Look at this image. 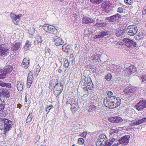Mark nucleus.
<instances>
[{
    "instance_id": "6ab92c4d",
    "label": "nucleus",
    "mask_w": 146,
    "mask_h": 146,
    "mask_svg": "<svg viewBox=\"0 0 146 146\" xmlns=\"http://www.w3.org/2000/svg\"><path fill=\"white\" fill-rule=\"evenodd\" d=\"M94 21L92 19L86 17H84L82 19L83 23L86 24H91L94 22Z\"/></svg>"
},
{
    "instance_id": "bf43d9fd",
    "label": "nucleus",
    "mask_w": 146,
    "mask_h": 146,
    "mask_svg": "<svg viewBox=\"0 0 146 146\" xmlns=\"http://www.w3.org/2000/svg\"><path fill=\"white\" fill-rule=\"evenodd\" d=\"M87 134V132H84L82 133L80 135V136L82 137H85L86 136Z\"/></svg>"
},
{
    "instance_id": "b1692460",
    "label": "nucleus",
    "mask_w": 146,
    "mask_h": 146,
    "mask_svg": "<svg viewBox=\"0 0 146 146\" xmlns=\"http://www.w3.org/2000/svg\"><path fill=\"white\" fill-rule=\"evenodd\" d=\"M73 102H74L71 104V110L72 111V112H75L78 110V103L76 101H74Z\"/></svg>"
},
{
    "instance_id": "c85d7f7f",
    "label": "nucleus",
    "mask_w": 146,
    "mask_h": 146,
    "mask_svg": "<svg viewBox=\"0 0 146 146\" xmlns=\"http://www.w3.org/2000/svg\"><path fill=\"white\" fill-rule=\"evenodd\" d=\"M24 83L23 82H18L17 84V87L18 91H22L23 89Z\"/></svg>"
},
{
    "instance_id": "e433bc0d",
    "label": "nucleus",
    "mask_w": 146,
    "mask_h": 146,
    "mask_svg": "<svg viewBox=\"0 0 146 146\" xmlns=\"http://www.w3.org/2000/svg\"><path fill=\"white\" fill-rule=\"evenodd\" d=\"M31 42L29 40H27L25 43V45L24 46V49L26 50H28L31 46Z\"/></svg>"
},
{
    "instance_id": "a211bd4d",
    "label": "nucleus",
    "mask_w": 146,
    "mask_h": 146,
    "mask_svg": "<svg viewBox=\"0 0 146 146\" xmlns=\"http://www.w3.org/2000/svg\"><path fill=\"white\" fill-rule=\"evenodd\" d=\"M52 41L54 42V44L56 46L62 45L64 43L63 40L60 38H54L52 39Z\"/></svg>"
},
{
    "instance_id": "13d9d810",
    "label": "nucleus",
    "mask_w": 146,
    "mask_h": 146,
    "mask_svg": "<svg viewBox=\"0 0 146 146\" xmlns=\"http://www.w3.org/2000/svg\"><path fill=\"white\" fill-rule=\"evenodd\" d=\"M124 2L126 5L131 4V0H125Z\"/></svg>"
},
{
    "instance_id": "7c9ffc66",
    "label": "nucleus",
    "mask_w": 146,
    "mask_h": 146,
    "mask_svg": "<svg viewBox=\"0 0 146 146\" xmlns=\"http://www.w3.org/2000/svg\"><path fill=\"white\" fill-rule=\"evenodd\" d=\"M62 48L64 52H68L70 50L71 46L69 45H67L66 44H65L62 46Z\"/></svg>"
},
{
    "instance_id": "473e14b6",
    "label": "nucleus",
    "mask_w": 146,
    "mask_h": 146,
    "mask_svg": "<svg viewBox=\"0 0 146 146\" xmlns=\"http://www.w3.org/2000/svg\"><path fill=\"white\" fill-rule=\"evenodd\" d=\"M128 73L129 74L134 73L136 71V68L133 65H131L129 68H127Z\"/></svg>"
},
{
    "instance_id": "e2e57ef3",
    "label": "nucleus",
    "mask_w": 146,
    "mask_h": 146,
    "mask_svg": "<svg viewBox=\"0 0 146 146\" xmlns=\"http://www.w3.org/2000/svg\"><path fill=\"white\" fill-rule=\"evenodd\" d=\"M50 109L51 108H50V107L48 106L47 108L46 109V111L47 112V113H48Z\"/></svg>"
},
{
    "instance_id": "79ce46f5",
    "label": "nucleus",
    "mask_w": 146,
    "mask_h": 146,
    "mask_svg": "<svg viewBox=\"0 0 146 146\" xmlns=\"http://www.w3.org/2000/svg\"><path fill=\"white\" fill-rule=\"evenodd\" d=\"M96 109V107L94 105H91L89 107V111H95Z\"/></svg>"
},
{
    "instance_id": "72a5a7b5",
    "label": "nucleus",
    "mask_w": 146,
    "mask_h": 146,
    "mask_svg": "<svg viewBox=\"0 0 146 146\" xmlns=\"http://www.w3.org/2000/svg\"><path fill=\"white\" fill-rule=\"evenodd\" d=\"M13 68L10 65L6 66L3 68V71L6 73V75L7 73L11 72Z\"/></svg>"
},
{
    "instance_id": "393cba45",
    "label": "nucleus",
    "mask_w": 146,
    "mask_h": 146,
    "mask_svg": "<svg viewBox=\"0 0 146 146\" xmlns=\"http://www.w3.org/2000/svg\"><path fill=\"white\" fill-rule=\"evenodd\" d=\"M0 86L4 87H6L8 89H9L12 87V86L10 83H6L1 81H0Z\"/></svg>"
},
{
    "instance_id": "5fc2aeb1",
    "label": "nucleus",
    "mask_w": 146,
    "mask_h": 146,
    "mask_svg": "<svg viewBox=\"0 0 146 146\" xmlns=\"http://www.w3.org/2000/svg\"><path fill=\"white\" fill-rule=\"evenodd\" d=\"M4 45L3 44H0V56L2 52V51L4 48Z\"/></svg>"
},
{
    "instance_id": "a18cd8bd",
    "label": "nucleus",
    "mask_w": 146,
    "mask_h": 146,
    "mask_svg": "<svg viewBox=\"0 0 146 146\" xmlns=\"http://www.w3.org/2000/svg\"><path fill=\"white\" fill-rule=\"evenodd\" d=\"M93 4H98L101 3L103 0H90Z\"/></svg>"
},
{
    "instance_id": "2eb2a0df",
    "label": "nucleus",
    "mask_w": 146,
    "mask_h": 146,
    "mask_svg": "<svg viewBox=\"0 0 146 146\" xmlns=\"http://www.w3.org/2000/svg\"><path fill=\"white\" fill-rule=\"evenodd\" d=\"M108 120L112 123H116L119 122H122L123 119L119 117L115 116L109 118Z\"/></svg>"
},
{
    "instance_id": "4be33fe9",
    "label": "nucleus",
    "mask_w": 146,
    "mask_h": 146,
    "mask_svg": "<svg viewBox=\"0 0 146 146\" xmlns=\"http://www.w3.org/2000/svg\"><path fill=\"white\" fill-rule=\"evenodd\" d=\"M125 30L123 29H117L116 31L115 35L117 37L122 36H123L124 34L125 33Z\"/></svg>"
},
{
    "instance_id": "5701e85b",
    "label": "nucleus",
    "mask_w": 146,
    "mask_h": 146,
    "mask_svg": "<svg viewBox=\"0 0 146 146\" xmlns=\"http://www.w3.org/2000/svg\"><path fill=\"white\" fill-rule=\"evenodd\" d=\"M145 36H146V31L141 30L137 37V38L138 40H139L142 39Z\"/></svg>"
},
{
    "instance_id": "aec40b11",
    "label": "nucleus",
    "mask_w": 146,
    "mask_h": 146,
    "mask_svg": "<svg viewBox=\"0 0 146 146\" xmlns=\"http://www.w3.org/2000/svg\"><path fill=\"white\" fill-rule=\"evenodd\" d=\"M29 60L28 58H24L21 63V65L25 69L27 68L29 66Z\"/></svg>"
},
{
    "instance_id": "ddd939ff",
    "label": "nucleus",
    "mask_w": 146,
    "mask_h": 146,
    "mask_svg": "<svg viewBox=\"0 0 146 146\" xmlns=\"http://www.w3.org/2000/svg\"><path fill=\"white\" fill-rule=\"evenodd\" d=\"M146 121V118H140L138 120L136 119L131 121L130 125L131 126H135L139 125Z\"/></svg>"
},
{
    "instance_id": "f704fd0d",
    "label": "nucleus",
    "mask_w": 146,
    "mask_h": 146,
    "mask_svg": "<svg viewBox=\"0 0 146 146\" xmlns=\"http://www.w3.org/2000/svg\"><path fill=\"white\" fill-rule=\"evenodd\" d=\"M118 140L117 138H115V137H113L112 138H110L109 139V142H108L106 146H110L112 143H113L116 142L118 141Z\"/></svg>"
},
{
    "instance_id": "f3484780",
    "label": "nucleus",
    "mask_w": 146,
    "mask_h": 146,
    "mask_svg": "<svg viewBox=\"0 0 146 146\" xmlns=\"http://www.w3.org/2000/svg\"><path fill=\"white\" fill-rule=\"evenodd\" d=\"M10 15L12 19V21L14 24L16 25H18L19 21V16L17 15H15L13 13H11Z\"/></svg>"
},
{
    "instance_id": "ea45409f",
    "label": "nucleus",
    "mask_w": 146,
    "mask_h": 146,
    "mask_svg": "<svg viewBox=\"0 0 146 146\" xmlns=\"http://www.w3.org/2000/svg\"><path fill=\"white\" fill-rule=\"evenodd\" d=\"M40 67L39 65H38L36 66V68H35V75H36V76H37L38 75L39 73L40 70Z\"/></svg>"
},
{
    "instance_id": "680f3d73",
    "label": "nucleus",
    "mask_w": 146,
    "mask_h": 146,
    "mask_svg": "<svg viewBox=\"0 0 146 146\" xmlns=\"http://www.w3.org/2000/svg\"><path fill=\"white\" fill-rule=\"evenodd\" d=\"M146 13V7H144L142 11V14L143 15H145Z\"/></svg>"
},
{
    "instance_id": "de8ad7c7",
    "label": "nucleus",
    "mask_w": 146,
    "mask_h": 146,
    "mask_svg": "<svg viewBox=\"0 0 146 146\" xmlns=\"http://www.w3.org/2000/svg\"><path fill=\"white\" fill-rule=\"evenodd\" d=\"M79 17L78 14L76 13L74 14L72 16V19L74 21H76Z\"/></svg>"
},
{
    "instance_id": "20e7f679",
    "label": "nucleus",
    "mask_w": 146,
    "mask_h": 146,
    "mask_svg": "<svg viewBox=\"0 0 146 146\" xmlns=\"http://www.w3.org/2000/svg\"><path fill=\"white\" fill-rule=\"evenodd\" d=\"M130 138V136L129 135L123 136L118 140L119 143L114 144L113 146H118L119 144H122L123 145H127L129 143Z\"/></svg>"
},
{
    "instance_id": "f03ea898",
    "label": "nucleus",
    "mask_w": 146,
    "mask_h": 146,
    "mask_svg": "<svg viewBox=\"0 0 146 146\" xmlns=\"http://www.w3.org/2000/svg\"><path fill=\"white\" fill-rule=\"evenodd\" d=\"M123 88L124 89L123 92L125 95L129 96L135 94L137 90V88L129 84H125L123 86Z\"/></svg>"
},
{
    "instance_id": "1a4fd4ad",
    "label": "nucleus",
    "mask_w": 146,
    "mask_h": 146,
    "mask_svg": "<svg viewBox=\"0 0 146 146\" xmlns=\"http://www.w3.org/2000/svg\"><path fill=\"white\" fill-rule=\"evenodd\" d=\"M135 108L138 111L142 110L146 108V100H143L140 101L135 106Z\"/></svg>"
},
{
    "instance_id": "49530a36",
    "label": "nucleus",
    "mask_w": 146,
    "mask_h": 146,
    "mask_svg": "<svg viewBox=\"0 0 146 146\" xmlns=\"http://www.w3.org/2000/svg\"><path fill=\"white\" fill-rule=\"evenodd\" d=\"M38 43H40L42 42L43 39L40 36H38L36 38Z\"/></svg>"
},
{
    "instance_id": "6e6552de",
    "label": "nucleus",
    "mask_w": 146,
    "mask_h": 146,
    "mask_svg": "<svg viewBox=\"0 0 146 146\" xmlns=\"http://www.w3.org/2000/svg\"><path fill=\"white\" fill-rule=\"evenodd\" d=\"M124 43L128 47L136 46V44L133 40L127 38H125L123 39Z\"/></svg>"
},
{
    "instance_id": "2f4dec72",
    "label": "nucleus",
    "mask_w": 146,
    "mask_h": 146,
    "mask_svg": "<svg viewBox=\"0 0 146 146\" xmlns=\"http://www.w3.org/2000/svg\"><path fill=\"white\" fill-rule=\"evenodd\" d=\"M1 94L2 96H6L7 98H9L10 96V92L5 89H3L2 90V93H0V94Z\"/></svg>"
},
{
    "instance_id": "58836bf2",
    "label": "nucleus",
    "mask_w": 146,
    "mask_h": 146,
    "mask_svg": "<svg viewBox=\"0 0 146 146\" xmlns=\"http://www.w3.org/2000/svg\"><path fill=\"white\" fill-rule=\"evenodd\" d=\"M6 75V73L3 70L0 69V79L4 78Z\"/></svg>"
},
{
    "instance_id": "09e8293b",
    "label": "nucleus",
    "mask_w": 146,
    "mask_h": 146,
    "mask_svg": "<svg viewBox=\"0 0 146 146\" xmlns=\"http://www.w3.org/2000/svg\"><path fill=\"white\" fill-rule=\"evenodd\" d=\"M140 77V78L142 80V82L143 83L146 82V75H143L139 77Z\"/></svg>"
},
{
    "instance_id": "412c9836",
    "label": "nucleus",
    "mask_w": 146,
    "mask_h": 146,
    "mask_svg": "<svg viewBox=\"0 0 146 146\" xmlns=\"http://www.w3.org/2000/svg\"><path fill=\"white\" fill-rule=\"evenodd\" d=\"M20 43L19 42H15L11 46V49L14 52L16 51L20 47Z\"/></svg>"
},
{
    "instance_id": "bb28decb",
    "label": "nucleus",
    "mask_w": 146,
    "mask_h": 146,
    "mask_svg": "<svg viewBox=\"0 0 146 146\" xmlns=\"http://www.w3.org/2000/svg\"><path fill=\"white\" fill-rule=\"evenodd\" d=\"M120 70V68L119 66L113 65L111 67V70L112 72L118 73Z\"/></svg>"
},
{
    "instance_id": "052dcab7",
    "label": "nucleus",
    "mask_w": 146,
    "mask_h": 146,
    "mask_svg": "<svg viewBox=\"0 0 146 146\" xmlns=\"http://www.w3.org/2000/svg\"><path fill=\"white\" fill-rule=\"evenodd\" d=\"M107 94L109 96H110V97H109V98L110 99V98L111 97H114V96H113L112 95H113V93L111 91H109L108 92Z\"/></svg>"
},
{
    "instance_id": "39448f33",
    "label": "nucleus",
    "mask_w": 146,
    "mask_h": 146,
    "mask_svg": "<svg viewBox=\"0 0 146 146\" xmlns=\"http://www.w3.org/2000/svg\"><path fill=\"white\" fill-rule=\"evenodd\" d=\"M139 28L136 25H130L128 27L127 29V32L128 35L133 36L135 35L138 31Z\"/></svg>"
},
{
    "instance_id": "9b49d317",
    "label": "nucleus",
    "mask_w": 146,
    "mask_h": 146,
    "mask_svg": "<svg viewBox=\"0 0 146 146\" xmlns=\"http://www.w3.org/2000/svg\"><path fill=\"white\" fill-rule=\"evenodd\" d=\"M93 84L92 82H90L87 83V85L83 88L84 91L86 94L92 92L93 91Z\"/></svg>"
},
{
    "instance_id": "864d4df0",
    "label": "nucleus",
    "mask_w": 146,
    "mask_h": 146,
    "mask_svg": "<svg viewBox=\"0 0 146 146\" xmlns=\"http://www.w3.org/2000/svg\"><path fill=\"white\" fill-rule=\"evenodd\" d=\"M111 74H109L106 76V79L108 81H110L111 79Z\"/></svg>"
},
{
    "instance_id": "69168bd1",
    "label": "nucleus",
    "mask_w": 146,
    "mask_h": 146,
    "mask_svg": "<svg viewBox=\"0 0 146 146\" xmlns=\"http://www.w3.org/2000/svg\"><path fill=\"white\" fill-rule=\"evenodd\" d=\"M17 107L19 108H20L21 107V105L20 104H17Z\"/></svg>"
},
{
    "instance_id": "dca6fc26",
    "label": "nucleus",
    "mask_w": 146,
    "mask_h": 146,
    "mask_svg": "<svg viewBox=\"0 0 146 146\" xmlns=\"http://www.w3.org/2000/svg\"><path fill=\"white\" fill-rule=\"evenodd\" d=\"M33 79L34 77L33 76V74L31 72H30L29 73L27 78L28 84L27 87L28 88H30L31 84L33 82Z\"/></svg>"
},
{
    "instance_id": "423d86ee",
    "label": "nucleus",
    "mask_w": 146,
    "mask_h": 146,
    "mask_svg": "<svg viewBox=\"0 0 146 146\" xmlns=\"http://www.w3.org/2000/svg\"><path fill=\"white\" fill-rule=\"evenodd\" d=\"M63 88V86L61 83L56 84L54 87L53 93L57 96L59 95L62 92Z\"/></svg>"
},
{
    "instance_id": "a878e982",
    "label": "nucleus",
    "mask_w": 146,
    "mask_h": 146,
    "mask_svg": "<svg viewBox=\"0 0 146 146\" xmlns=\"http://www.w3.org/2000/svg\"><path fill=\"white\" fill-rule=\"evenodd\" d=\"M100 55L98 54H94L91 56L92 60L94 62H99L100 60Z\"/></svg>"
},
{
    "instance_id": "6e6d98bb",
    "label": "nucleus",
    "mask_w": 146,
    "mask_h": 146,
    "mask_svg": "<svg viewBox=\"0 0 146 146\" xmlns=\"http://www.w3.org/2000/svg\"><path fill=\"white\" fill-rule=\"evenodd\" d=\"M73 55L72 54H71L70 55V56L71 57L70 58H69L70 61L72 63L75 60V58H73Z\"/></svg>"
},
{
    "instance_id": "0e129e2a",
    "label": "nucleus",
    "mask_w": 146,
    "mask_h": 146,
    "mask_svg": "<svg viewBox=\"0 0 146 146\" xmlns=\"http://www.w3.org/2000/svg\"><path fill=\"white\" fill-rule=\"evenodd\" d=\"M63 70L62 69H61L60 68H59L58 72L60 73H61L62 72Z\"/></svg>"
},
{
    "instance_id": "7ed1b4c3",
    "label": "nucleus",
    "mask_w": 146,
    "mask_h": 146,
    "mask_svg": "<svg viewBox=\"0 0 146 146\" xmlns=\"http://www.w3.org/2000/svg\"><path fill=\"white\" fill-rule=\"evenodd\" d=\"M107 141L108 139L106 136L104 134H102L98 137L96 145L97 146H106Z\"/></svg>"
},
{
    "instance_id": "f8f14e48",
    "label": "nucleus",
    "mask_w": 146,
    "mask_h": 146,
    "mask_svg": "<svg viewBox=\"0 0 146 146\" xmlns=\"http://www.w3.org/2000/svg\"><path fill=\"white\" fill-rule=\"evenodd\" d=\"M104 104L105 106L110 109H113L115 108L112 101L111 99H106L104 100Z\"/></svg>"
},
{
    "instance_id": "338daca9",
    "label": "nucleus",
    "mask_w": 146,
    "mask_h": 146,
    "mask_svg": "<svg viewBox=\"0 0 146 146\" xmlns=\"http://www.w3.org/2000/svg\"><path fill=\"white\" fill-rule=\"evenodd\" d=\"M25 102L26 103L27 102V97L26 96L25 98Z\"/></svg>"
},
{
    "instance_id": "9d476101",
    "label": "nucleus",
    "mask_w": 146,
    "mask_h": 146,
    "mask_svg": "<svg viewBox=\"0 0 146 146\" xmlns=\"http://www.w3.org/2000/svg\"><path fill=\"white\" fill-rule=\"evenodd\" d=\"M121 15L119 13H117L115 15L111 16L109 17H107L106 18L107 20H108V21L110 23L112 22L115 23L116 21H117L120 18Z\"/></svg>"
},
{
    "instance_id": "774afa93",
    "label": "nucleus",
    "mask_w": 146,
    "mask_h": 146,
    "mask_svg": "<svg viewBox=\"0 0 146 146\" xmlns=\"http://www.w3.org/2000/svg\"><path fill=\"white\" fill-rule=\"evenodd\" d=\"M17 15L18 16H19V18L20 17H22V15L21 14H19V15Z\"/></svg>"
},
{
    "instance_id": "4468645a",
    "label": "nucleus",
    "mask_w": 146,
    "mask_h": 146,
    "mask_svg": "<svg viewBox=\"0 0 146 146\" xmlns=\"http://www.w3.org/2000/svg\"><path fill=\"white\" fill-rule=\"evenodd\" d=\"M111 100L112 101L115 108L119 106L121 104V100L120 98L116 97H111L110 98Z\"/></svg>"
},
{
    "instance_id": "cd10ccee",
    "label": "nucleus",
    "mask_w": 146,
    "mask_h": 146,
    "mask_svg": "<svg viewBox=\"0 0 146 146\" xmlns=\"http://www.w3.org/2000/svg\"><path fill=\"white\" fill-rule=\"evenodd\" d=\"M109 33L110 32L108 31H103L100 33L99 35H97L96 37L98 38H102L105 36L109 35Z\"/></svg>"
},
{
    "instance_id": "603ef678",
    "label": "nucleus",
    "mask_w": 146,
    "mask_h": 146,
    "mask_svg": "<svg viewBox=\"0 0 146 146\" xmlns=\"http://www.w3.org/2000/svg\"><path fill=\"white\" fill-rule=\"evenodd\" d=\"M84 140L82 138H79L78 139V143L80 145H82L84 143Z\"/></svg>"
},
{
    "instance_id": "c03bdc74",
    "label": "nucleus",
    "mask_w": 146,
    "mask_h": 146,
    "mask_svg": "<svg viewBox=\"0 0 146 146\" xmlns=\"http://www.w3.org/2000/svg\"><path fill=\"white\" fill-rule=\"evenodd\" d=\"M124 10V7L123 6H121L117 8V11L118 13H123Z\"/></svg>"
},
{
    "instance_id": "f257e3e1",
    "label": "nucleus",
    "mask_w": 146,
    "mask_h": 146,
    "mask_svg": "<svg viewBox=\"0 0 146 146\" xmlns=\"http://www.w3.org/2000/svg\"><path fill=\"white\" fill-rule=\"evenodd\" d=\"M2 122L1 125L2 130H3L4 134H6V132L10 130L11 128V125L13 122L8 119L2 118L1 119Z\"/></svg>"
},
{
    "instance_id": "c756f323",
    "label": "nucleus",
    "mask_w": 146,
    "mask_h": 146,
    "mask_svg": "<svg viewBox=\"0 0 146 146\" xmlns=\"http://www.w3.org/2000/svg\"><path fill=\"white\" fill-rule=\"evenodd\" d=\"M9 51L8 48L5 47L2 51V52L1 54V56H5L8 55L9 54Z\"/></svg>"
},
{
    "instance_id": "37998d69",
    "label": "nucleus",
    "mask_w": 146,
    "mask_h": 146,
    "mask_svg": "<svg viewBox=\"0 0 146 146\" xmlns=\"http://www.w3.org/2000/svg\"><path fill=\"white\" fill-rule=\"evenodd\" d=\"M75 101V100L74 99H71L70 98H68L67 101L66 102V103L67 104H70L71 105V104L74 102H73V101Z\"/></svg>"
},
{
    "instance_id": "3c124183",
    "label": "nucleus",
    "mask_w": 146,
    "mask_h": 146,
    "mask_svg": "<svg viewBox=\"0 0 146 146\" xmlns=\"http://www.w3.org/2000/svg\"><path fill=\"white\" fill-rule=\"evenodd\" d=\"M68 60H65L64 64V66L65 68H67L69 66Z\"/></svg>"
},
{
    "instance_id": "c9c22d12",
    "label": "nucleus",
    "mask_w": 146,
    "mask_h": 146,
    "mask_svg": "<svg viewBox=\"0 0 146 146\" xmlns=\"http://www.w3.org/2000/svg\"><path fill=\"white\" fill-rule=\"evenodd\" d=\"M106 23L102 21H100L98 22L95 25L97 27H104L106 25Z\"/></svg>"
},
{
    "instance_id": "0eeeda50",
    "label": "nucleus",
    "mask_w": 146,
    "mask_h": 146,
    "mask_svg": "<svg viewBox=\"0 0 146 146\" xmlns=\"http://www.w3.org/2000/svg\"><path fill=\"white\" fill-rule=\"evenodd\" d=\"M43 29L47 32L52 34H55L57 30L55 27L47 24H45L42 26Z\"/></svg>"
},
{
    "instance_id": "a19ab883",
    "label": "nucleus",
    "mask_w": 146,
    "mask_h": 146,
    "mask_svg": "<svg viewBox=\"0 0 146 146\" xmlns=\"http://www.w3.org/2000/svg\"><path fill=\"white\" fill-rule=\"evenodd\" d=\"M5 103L1 100H0V111L3 110L5 108Z\"/></svg>"
},
{
    "instance_id": "4d7b16f0",
    "label": "nucleus",
    "mask_w": 146,
    "mask_h": 146,
    "mask_svg": "<svg viewBox=\"0 0 146 146\" xmlns=\"http://www.w3.org/2000/svg\"><path fill=\"white\" fill-rule=\"evenodd\" d=\"M29 34L30 35L33 34L34 33V30L33 28H31L29 30Z\"/></svg>"
},
{
    "instance_id": "8fccbe9b",
    "label": "nucleus",
    "mask_w": 146,
    "mask_h": 146,
    "mask_svg": "<svg viewBox=\"0 0 146 146\" xmlns=\"http://www.w3.org/2000/svg\"><path fill=\"white\" fill-rule=\"evenodd\" d=\"M32 114H29L27 117L26 121V123H28L31 121L32 119Z\"/></svg>"
},
{
    "instance_id": "4c0bfd02",
    "label": "nucleus",
    "mask_w": 146,
    "mask_h": 146,
    "mask_svg": "<svg viewBox=\"0 0 146 146\" xmlns=\"http://www.w3.org/2000/svg\"><path fill=\"white\" fill-rule=\"evenodd\" d=\"M110 129V135H112L113 133H117L119 131V130L115 127H112Z\"/></svg>"
}]
</instances>
